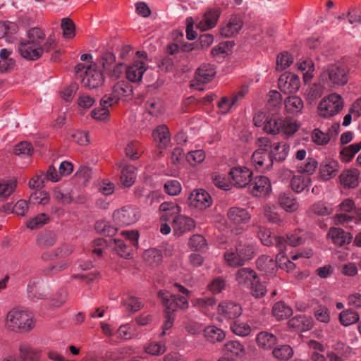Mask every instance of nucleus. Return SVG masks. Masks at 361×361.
I'll return each instance as SVG.
<instances>
[{"mask_svg": "<svg viewBox=\"0 0 361 361\" xmlns=\"http://www.w3.org/2000/svg\"><path fill=\"white\" fill-rule=\"evenodd\" d=\"M27 39L20 40L17 51L20 56L27 61H37L44 53L56 48L57 42L51 35L46 37L43 30L39 27H32L26 32Z\"/></svg>", "mask_w": 361, "mask_h": 361, "instance_id": "f257e3e1", "label": "nucleus"}, {"mask_svg": "<svg viewBox=\"0 0 361 361\" xmlns=\"http://www.w3.org/2000/svg\"><path fill=\"white\" fill-rule=\"evenodd\" d=\"M35 326V322L32 312L18 308L8 311L5 317L4 327L13 333H28Z\"/></svg>", "mask_w": 361, "mask_h": 361, "instance_id": "f03ea898", "label": "nucleus"}, {"mask_svg": "<svg viewBox=\"0 0 361 361\" xmlns=\"http://www.w3.org/2000/svg\"><path fill=\"white\" fill-rule=\"evenodd\" d=\"M255 256V246L252 242L247 240H239L235 250H227L224 253V259L226 263L233 267L245 265Z\"/></svg>", "mask_w": 361, "mask_h": 361, "instance_id": "7ed1b4c3", "label": "nucleus"}, {"mask_svg": "<svg viewBox=\"0 0 361 361\" xmlns=\"http://www.w3.org/2000/svg\"><path fill=\"white\" fill-rule=\"evenodd\" d=\"M320 78L328 87L343 86L348 81L349 68L343 62L329 64L324 68Z\"/></svg>", "mask_w": 361, "mask_h": 361, "instance_id": "20e7f679", "label": "nucleus"}, {"mask_svg": "<svg viewBox=\"0 0 361 361\" xmlns=\"http://www.w3.org/2000/svg\"><path fill=\"white\" fill-rule=\"evenodd\" d=\"M298 128L295 121L292 118H282L275 112L268 116L264 126V130L269 134L282 133L287 136L293 135Z\"/></svg>", "mask_w": 361, "mask_h": 361, "instance_id": "39448f33", "label": "nucleus"}, {"mask_svg": "<svg viewBox=\"0 0 361 361\" xmlns=\"http://www.w3.org/2000/svg\"><path fill=\"white\" fill-rule=\"evenodd\" d=\"M158 296L161 298L163 305L165 307L166 320L163 325L162 335L166 334V331L171 329L173 324L174 312L178 308V295L171 294L168 291L159 290Z\"/></svg>", "mask_w": 361, "mask_h": 361, "instance_id": "423d86ee", "label": "nucleus"}, {"mask_svg": "<svg viewBox=\"0 0 361 361\" xmlns=\"http://www.w3.org/2000/svg\"><path fill=\"white\" fill-rule=\"evenodd\" d=\"M101 68L98 59L96 62L87 66L82 75V85L89 89H96L102 86L104 82V76Z\"/></svg>", "mask_w": 361, "mask_h": 361, "instance_id": "0eeeda50", "label": "nucleus"}, {"mask_svg": "<svg viewBox=\"0 0 361 361\" xmlns=\"http://www.w3.org/2000/svg\"><path fill=\"white\" fill-rule=\"evenodd\" d=\"M343 107L342 97L334 93L322 99L318 105V111L321 116L328 118L337 114Z\"/></svg>", "mask_w": 361, "mask_h": 361, "instance_id": "6e6552de", "label": "nucleus"}, {"mask_svg": "<svg viewBox=\"0 0 361 361\" xmlns=\"http://www.w3.org/2000/svg\"><path fill=\"white\" fill-rule=\"evenodd\" d=\"M116 56L111 52H105L99 58L98 63L106 75L112 79H117L123 74L125 69L123 63H116Z\"/></svg>", "mask_w": 361, "mask_h": 361, "instance_id": "1a4fd4ad", "label": "nucleus"}, {"mask_svg": "<svg viewBox=\"0 0 361 361\" xmlns=\"http://www.w3.org/2000/svg\"><path fill=\"white\" fill-rule=\"evenodd\" d=\"M159 210L164 212L161 218L166 221H172L173 231L178 235L180 231V209L177 203L165 202L161 204Z\"/></svg>", "mask_w": 361, "mask_h": 361, "instance_id": "9d476101", "label": "nucleus"}, {"mask_svg": "<svg viewBox=\"0 0 361 361\" xmlns=\"http://www.w3.org/2000/svg\"><path fill=\"white\" fill-rule=\"evenodd\" d=\"M140 216L138 208L133 206H124L114 213L115 222L120 226H130L137 221Z\"/></svg>", "mask_w": 361, "mask_h": 361, "instance_id": "9b49d317", "label": "nucleus"}, {"mask_svg": "<svg viewBox=\"0 0 361 361\" xmlns=\"http://www.w3.org/2000/svg\"><path fill=\"white\" fill-rule=\"evenodd\" d=\"M133 92L132 87L125 81L118 82L113 87L112 93L105 95L102 99V104L113 105L117 103L122 97L130 95Z\"/></svg>", "mask_w": 361, "mask_h": 361, "instance_id": "f8f14e48", "label": "nucleus"}, {"mask_svg": "<svg viewBox=\"0 0 361 361\" xmlns=\"http://www.w3.org/2000/svg\"><path fill=\"white\" fill-rule=\"evenodd\" d=\"M216 68L214 65L211 63H203L196 70L195 80L192 81L190 86L198 90H202V88L198 86L201 84L207 83L212 81L216 75Z\"/></svg>", "mask_w": 361, "mask_h": 361, "instance_id": "ddd939ff", "label": "nucleus"}, {"mask_svg": "<svg viewBox=\"0 0 361 361\" xmlns=\"http://www.w3.org/2000/svg\"><path fill=\"white\" fill-rule=\"evenodd\" d=\"M252 172L247 167H234L229 171V178L236 188H244L250 185Z\"/></svg>", "mask_w": 361, "mask_h": 361, "instance_id": "4468645a", "label": "nucleus"}, {"mask_svg": "<svg viewBox=\"0 0 361 361\" xmlns=\"http://www.w3.org/2000/svg\"><path fill=\"white\" fill-rule=\"evenodd\" d=\"M188 202L190 207L202 210L210 207L212 200L210 195L207 191L199 189L190 193Z\"/></svg>", "mask_w": 361, "mask_h": 361, "instance_id": "2eb2a0df", "label": "nucleus"}, {"mask_svg": "<svg viewBox=\"0 0 361 361\" xmlns=\"http://www.w3.org/2000/svg\"><path fill=\"white\" fill-rule=\"evenodd\" d=\"M300 85V82L298 76L290 73H285L279 78V88L284 94L295 92L298 90Z\"/></svg>", "mask_w": 361, "mask_h": 361, "instance_id": "dca6fc26", "label": "nucleus"}, {"mask_svg": "<svg viewBox=\"0 0 361 361\" xmlns=\"http://www.w3.org/2000/svg\"><path fill=\"white\" fill-rule=\"evenodd\" d=\"M227 218L229 224L238 226L247 224L251 219V214L246 209L233 207L228 210Z\"/></svg>", "mask_w": 361, "mask_h": 361, "instance_id": "f3484780", "label": "nucleus"}, {"mask_svg": "<svg viewBox=\"0 0 361 361\" xmlns=\"http://www.w3.org/2000/svg\"><path fill=\"white\" fill-rule=\"evenodd\" d=\"M251 193L256 197L267 195L271 190V183L268 178L262 176L251 178L249 185Z\"/></svg>", "mask_w": 361, "mask_h": 361, "instance_id": "a211bd4d", "label": "nucleus"}, {"mask_svg": "<svg viewBox=\"0 0 361 361\" xmlns=\"http://www.w3.org/2000/svg\"><path fill=\"white\" fill-rule=\"evenodd\" d=\"M147 69V65L142 60H135L129 66L126 68V74L128 80L133 82H139L142 80L143 74Z\"/></svg>", "mask_w": 361, "mask_h": 361, "instance_id": "6ab92c4d", "label": "nucleus"}, {"mask_svg": "<svg viewBox=\"0 0 361 361\" xmlns=\"http://www.w3.org/2000/svg\"><path fill=\"white\" fill-rule=\"evenodd\" d=\"M257 235L262 244L266 246L274 245L279 250H283V245L286 242L284 237L272 236L269 229L263 227H258Z\"/></svg>", "mask_w": 361, "mask_h": 361, "instance_id": "aec40b11", "label": "nucleus"}, {"mask_svg": "<svg viewBox=\"0 0 361 361\" xmlns=\"http://www.w3.org/2000/svg\"><path fill=\"white\" fill-rule=\"evenodd\" d=\"M252 161L259 169L269 170L272 167L274 160L272 159L270 152L257 149L252 156Z\"/></svg>", "mask_w": 361, "mask_h": 361, "instance_id": "412c9836", "label": "nucleus"}, {"mask_svg": "<svg viewBox=\"0 0 361 361\" xmlns=\"http://www.w3.org/2000/svg\"><path fill=\"white\" fill-rule=\"evenodd\" d=\"M218 313L226 319H233L241 314L242 308L236 302L224 301L218 305Z\"/></svg>", "mask_w": 361, "mask_h": 361, "instance_id": "4be33fe9", "label": "nucleus"}, {"mask_svg": "<svg viewBox=\"0 0 361 361\" xmlns=\"http://www.w3.org/2000/svg\"><path fill=\"white\" fill-rule=\"evenodd\" d=\"M28 298L34 302L43 299L47 293L44 288L43 281L40 279H34L27 284Z\"/></svg>", "mask_w": 361, "mask_h": 361, "instance_id": "5701e85b", "label": "nucleus"}, {"mask_svg": "<svg viewBox=\"0 0 361 361\" xmlns=\"http://www.w3.org/2000/svg\"><path fill=\"white\" fill-rule=\"evenodd\" d=\"M243 22L239 16H232L225 26L220 30V33L226 37H231L237 35L242 29Z\"/></svg>", "mask_w": 361, "mask_h": 361, "instance_id": "b1692460", "label": "nucleus"}, {"mask_svg": "<svg viewBox=\"0 0 361 361\" xmlns=\"http://www.w3.org/2000/svg\"><path fill=\"white\" fill-rule=\"evenodd\" d=\"M167 52L169 56H166L162 59L161 63L159 66L163 70L167 72L173 71L175 69L176 63L178 61L175 54L179 52V46L178 43H171L167 46Z\"/></svg>", "mask_w": 361, "mask_h": 361, "instance_id": "393cba45", "label": "nucleus"}, {"mask_svg": "<svg viewBox=\"0 0 361 361\" xmlns=\"http://www.w3.org/2000/svg\"><path fill=\"white\" fill-rule=\"evenodd\" d=\"M327 237L334 244L343 246L350 243L353 236L348 232L340 228H331L327 233Z\"/></svg>", "mask_w": 361, "mask_h": 361, "instance_id": "a878e982", "label": "nucleus"}, {"mask_svg": "<svg viewBox=\"0 0 361 361\" xmlns=\"http://www.w3.org/2000/svg\"><path fill=\"white\" fill-rule=\"evenodd\" d=\"M220 16L218 9L211 8L207 11L198 24V27L202 30H208L213 28L216 25Z\"/></svg>", "mask_w": 361, "mask_h": 361, "instance_id": "bb28decb", "label": "nucleus"}, {"mask_svg": "<svg viewBox=\"0 0 361 361\" xmlns=\"http://www.w3.org/2000/svg\"><path fill=\"white\" fill-rule=\"evenodd\" d=\"M256 264L257 269L266 275H272L277 269V257L274 261L270 256L262 255L257 259Z\"/></svg>", "mask_w": 361, "mask_h": 361, "instance_id": "cd10ccee", "label": "nucleus"}, {"mask_svg": "<svg viewBox=\"0 0 361 361\" xmlns=\"http://www.w3.org/2000/svg\"><path fill=\"white\" fill-rule=\"evenodd\" d=\"M339 169V164L333 159L324 161L319 168L321 177L324 180H329L336 175Z\"/></svg>", "mask_w": 361, "mask_h": 361, "instance_id": "c85d7f7f", "label": "nucleus"}, {"mask_svg": "<svg viewBox=\"0 0 361 361\" xmlns=\"http://www.w3.org/2000/svg\"><path fill=\"white\" fill-rule=\"evenodd\" d=\"M360 171L356 169H350L343 171L340 175V181L345 188H355L358 185Z\"/></svg>", "mask_w": 361, "mask_h": 361, "instance_id": "c756f323", "label": "nucleus"}, {"mask_svg": "<svg viewBox=\"0 0 361 361\" xmlns=\"http://www.w3.org/2000/svg\"><path fill=\"white\" fill-rule=\"evenodd\" d=\"M256 273L249 268L240 269L236 273L237 282L245 287L249 288L256 281Z\"/></svg>", "mask_w": 361, "mask_h": 361, "instance_id": "7c9ffc66", "label": "nucleus"}, {"mask_svg": "<svg viewBox=\"0 0 361 361\" xmlns=\"http://www.w3.org/2000/svg\"><path fill=\"white\" fill-rule=\"evenodd\" d=\"M13 50L6 48L0 50V73L12 70L16 65V60L11 58Z\"/></svg>", "mask_w": 361, "mask_h": 361, "instance_id": "2f4dec72", "label": "nucleus"}, {"mask_svg": "<svg viewBox=\"0 0 361 361\" xmlns=\"http://www.w3.org/2000/svg\"><path fill=\"white\" fill-rule=\"evenodd\" d=\"M73 252V247L68 244H63L51 252L42 254V257L44 260H50L54 258H64L69 256Z\"/></svg>", "mask_w": 361, "mask_h": 361, "instance_id": "473e14b6", "label": "nucleus"}, {"mask_svg": "<svg viewBox=\"0 0 361 361\" xmlns=\"http://www.w3.org/2000/svg\"><path fill=\"white\" fill-rule=\"evenodd\" d=\"M256 341L259 348L264 350H271L276 345L277 338L271 333L261 331L257 334Z\"/></svg>", "mask_w": 361, "mask_h": 361, "instance_id": "72a5a7b5", "label": "nucleus"}, {"mask_svg": "<svg viewBox=\"0 0 361 361\" xmlns=\"http://www.w3.org/2000/svg\"><path fill=\"white\" fill-rule=\"evenodd\" d=\"M153 138L159 147H165L170 142V135L168 128L164 126H158L153 131Z\"/></svg>", "mask_w": 361, "mask_h": 361, "instance_id": "f704fd0d", "label": "nucleus"}, {"mask_svg": "<svg viewBox=\"0 0 361 361\" xmlns=\"http://www.w3.org/2000/svg\"><path fill=\"white\" fill-rule=\"evenodd\" d=\"M284 238L286 242L283 245V250H286V245L295 247L303 244L307 240V233L302 230H296L287 234Z\"/></svg>", "mask_w": 361, "mask_h": 361, "instance_id": "c9c22d12", "label": "nucleus"}, {"mask_svg": "<svg viewBox=\"0 0 361 361\" xmlns=\"http://www.w3.org/2000/svg\"><path fill=\"white\" fill-rule=\"evenodd\" d=\"M272 314L277 320H283L293 314V310L283 302L279 301L274 305Z\"/></svg>", "mask_w": 361, "mask_h": 361, "instance_id": "e433bc0d", "label": "nucleus"}, {"mask_svg": "<svg viewBox=\"0 0 361 361\" xmlns=\"http://www.w3.org/2000/svg\"><path fill=\"white\" fill-rule=\"evenodd\" d=\"M293 349L289 345H279L272 350L273 356L281 361H288L293 355Z\"/></svg>", "mask_w": 361, "mask_h": 361, "instance_id": "4c0bfd02", "label": "nucleus"}, {"mask_svg": "<svg viewBox=\"0 0 361 361\" xmlns=\"http://www.w3.org/2000/svg\"><path fill=\"white\" fill-rule=\"evenodd\" d=\"M289 146L285 142L275 143L271 149L272 159L278 162L283 161L288 155Z\"/></svg>", "mask_w": 361, "mask_h": 361, "instance_id": "58836bf2", "label": "nucleus"}, {"mask_svg": "<svg viewBox=\"0 0 361 361\" xmlns=\"http://www.w3.org/2000/svg\"><path fill=\"white\" fill-rule=\"evenodd\" d=\"M206 339L211 343L221 342L225 338V333L219 328L209 326L204 330Z\"/></svg>", "mask_w": 361, "mask_h": 361, "instance_id": "ea45409f", "label": "nucleus"}, {"mask_svg": "<svg viewBox=\"0 0 361 361\" xmlns=\"http://www.w3.org/2000/svg\"><path fill=\"white\" fill-rule=\"evenodd\" d=\"M145 262L150 266H157L162 262V255L159 250L150 248L146 250L142 255Z\"/></svg>", "mask_w": 361, "mask_h": 361, "instance_id": "a19ab883", "label": "nucleus"}, {"mask_svg": "<svg viewBox=\"0 0 361 361\" xmlns=\"http://www.w3.org/2000/svg\"><path fill=\"white\" fill-rule=\"evenodd\" d=\"M285 107L288 112L290 114H297L303 109V102L298 96H289L285 99Z\"/></svg>", "mask_w": 361, "mask_h": 361, "instance_id": "79ce46f5", "label": "nucleus"}, {"mask_svg": "<svg viewBox=\"0 0 361 361\" xmlns=\"http://www.w3.org/2000/svg\"><path fill=\"white\" fill-rule=\"evenodd\" d=\"M279 202L281 207L287 212H294L298 209L295 199L290 192H283L279 197Z\"/></svg>", "mask_w": 361, "mask_h": 361, "instance_id": "37998d69", "label": "nucleus"}, {"mask_svg": "<svg viewBox=\"0 0 361 361\" xmlns=\"http://www.w3.org/2000/svg\"><path fill=\"white\" fill-rule=\"evenodd\" d=\"M360 149L361 141L343 147L340 156L343 161L349 162Z\"/></svg>", "mask_w": 361, "mask_h": 361, "instance_id": "c03bdc74", "label": "nucleus"}, {"mask_svg": "<svg viewBox=\"0 0 361 361\" xmlns=\"http://www.w3.org/2000/svg\"><path fill=\"white\" fill-rule=\"evenodd\" d=\"M136 179L135 168L133 166H125L121 171V181L123 186L130 187Z\"/></svg>", "mask_w": 361, "mask_h": 361, "instance_id": "a18cd8bd", "label": "nucleus"}, {"mask_svg": "<svg viewBox=\"0 0 361 361\" xmlns=\"http://www.w3.org/2000/svg\"><path fill=\"white\" fill-rule=\"evenodd\" d=\"M145 109L152 116H158L163 111L162 101L159 98H151L146 102Z\"/></svg>", "mask_w": 361, "mask_h": 361, "instance_id": "49530a36", "label": "nucleus"}, {"mask_svg": "<svg viewBox=\"0 0 361 361\" xmlns=\"http://www.w3.org/2000/svg\"><path fill=\"white\" fill-rule=\"evenodd\" d=\"M17 180L15 179L6 180L0 183V198L6 200L16 190Z\"/></svg>", "mask_w": 361, "mask_h": 361, "instance_id": "de8ad7c7", "label": "nucleus"}, {"mask_svg": "<svg viewBox=\"0 0 361 361\" xmlns=\"http://www.w3.org/2000/svg\"><path fill=\"white\" fill-rule=\"evenodd\" d=\"M110 243L114 245L116 252L121 257L129 258L130 257V250L122 238L111 239Z\"/></svg>", "mask_w": 361, "mask_h": 361, "instance_id": "09e8293b", "label": "nucleus"}, {"mask_svg": "<svg viewBox=\"0 0 361 361\" xmlns=\"http://www.w3.org/2000/svg\"><path fill=\"white\" fill-rule=\"evenodd\" d=\"M318 163L312 157H308L305 162L297 164V170L299 173H306L309 175L312 174L317 168Z\"/></svg>", "mask_w": 361, "mask_h": 361, "instance_id": "8fccbe9b", "label": "nucleus"}, {"mask_svg": "<svg viewBox=\"0 0 361 361\" xmlns=\"http://www.w3.org/2000/svg\"><path fill=\"white\" fill-rule=\"evenodd\" d=\"M138 335L137 329L135 325H122L118 329V336L121 339L128 340Z\"/></svg>", "mask_w": 361, "mask_h": 361, "instance_id": "3c124183", "label": "nucleus"}, {"mask_svg": "<svg viewBox=\"0 0 361 361\" xmlns=\"http://www.w3.org/2000/svg\"><path fill=\"white\" fill-rule=\"evenodd\" d=\"M310 179L302 176H294L290 182L291 188L297 193L301 192L309 186Z\"/></svg>", "mask_w": 361, "mask_h": 361, "instance_id": "603ef678", "label": "nucleus"}, {"mask_svg": "<svg viewBox=\"0 0 361 361\" xmlns=\"http://www.w3.org/2000/svg\"><path fill=\"white\" fill-rule=\"evenodd\" d=\"M339 319L343 326H348L357 322L359 320V315L355 311L346 310L340 313Z\"/></svg>", "mask_w": 361, "mask_h": 361, "instance_id": "864d4df0", "label": "nucleus"}, {"mask_svg": "<svg viewBox=\"0 0 361 361\" xmlns=\"http://www.w3.org/2000/svg\"><path fill=\"white\" fill-rule=\"evenodd\" d=\"M30 200L32 202L33 204L45 206L49 203L50 196L47 191L37 190L30 195Z\"/></svg>", "mask_w": 361, "mask_h": 361, "instance_id": "5fc2aeb1", "label": "nucleus"}, {"mask_svg": "<svg viewBox=\"0 0 361 361\" xmlns=\"http://www.w3.org/2000/svg\"><path fill=\"white\" fill-rule=\"evenodd\" d=\"M56 241V235L51 231H47L38 236L37 243L41 247L53 246Z\"/></svg>", "mask_w": 361, "mask_h": 361, "instance_id": "6e6d98bb", "label": "nucleus"}, {"mask_svg": "<svg viewBox=\"0 0 361 361\" xmlns=\"http://www.w3.org/2000/svg\"><path fill=\"white\" fill-rule=\"evenodd\" d=\"M123 305L129 312H135L142 307V302L134 296H128L123 301Z\"/></svg>", "mask_w": 361, "mask_h": 361, "instance_id": "4d7b16f0", "label": "nucleus"}, {"mask_svg": "<svg viewBox=\"0 0 361 361\" xmlns=\"http://www.w3.org/2000/svg\"><path fill=\"white\" fill-rule=\"evenodd\" d=\"M192 305L195 307H198L202 310L209 309L210 307H213L216 305V299L212 297H202L200 298H196L191 300Z\"/></svg>", "mask_w": 361, "mask_h": 361, "instance_id": "13d9d810", "label": "nucleus"}, {"mask_svg": "<svg viewBox=\"0 0 361 361\" xmlns=\"http://www.w3.org/2000/svg\"><path fill=\"white\" fill-rule=\"evenodd\" d=\"M226 286V281L222 276L214 278L208 285V290L213 294H218L221 293Z\"/></svg>", "mask_w": 361, "mask_h": 361, "instance_id": "bf43d9fd", "label": "nucleus"}, {"mask_svg": "<svg viewBox=\"0 0 361 361\" xmlns=\"http://www.w3.org/2000/svg\"><path fill=\"white\" fill-rule=\"evenodd\" d=\"M284 250H279L277 255L278 266L286 271H291L295 268V264L284 255Z\"/></svg>", "mask_w": 361, "mask_h": 361, "instance_id": "052dcab7", "label": "nucleus"}, {"mask_svg": "<svg viewBox=\"0 0 361 361\" xmlns=\"http://www.w3.org/2000/svg\"><path fill=\"white\" fill-rule=\"evenodd\" d=\"M166 346L161 342H150L145 347V350L147 353L152 355H160L166 351Z\"/></svg>", "mask_w": 361, "mask_h": 361, "instance_id": "680f3d73", "label": "nucleus"}, {"mask_svg": "<svg viewBox=\"0 0 361 361\" xmlns=\"http://www.w3.org/2000/svg\"><path fill=\"white\" fill-rule=\"evenodd\" d=\"M61 28L63 30V36L66 39H71L75 36V25L68 18H64L61 20Z\"/></svg>", "mask_w": 361, "mask_h": 361, "instance_id": "e2e57ef3", "label": "nucleus"}, {"mask_svg": "<svg viewBox=\"0 0 361 361\" xmlns=\"http://www.w3.org/2000/svg\"><path fill=\"white\" fill-rule=\"evenodd\" d=\"M189 247L195 250L204 251L207 248V243L201 235H192L188 243Z\"/></svg>", "mask_w": 361, "mask_h": 361, "instance_id": "0e129e2a", "label": "nucleus"}, {"mask_svg": "<svg viewBox=\"0 0 361 361\" xmlns=\"http://www.w3.org/2000/svg\"><path fill=\"white\" fill-rule=\"evenodd\" d=\"M204 158L205 154L202 149L189 152L186 155V160L191 166H196L201 163Z\"/></svg>", "mask_w": 361, "mask_h": 361, "instance_id": "69168bd1", "label": "nucleus"}, {"mask_svg": "<svg viewBox=\"0 0 361 361\" xmlns=\"http://www.w3.org/2000/svg\"><path fill=\"white\" fill-rule=\"evenodd\" d=\"M49 221V217L47 214L42 213L30 219L27 223V226L30 229H36L40 228Z\"/></svg>", "mask_w": 361, "mask_h": 361, "instance_id": "338daca9", "label": "nucleus"}, {"mask_svg": "<svg viewBox=\"0 0 361 361\" xmlns=\"http://www.w3.org/2000/svg\"><path fill=\"white\" fill-rule=\"evenodd\" d=\"M33 149L32 145L27 142H21L14 147V153L22 157L31 155Z\"/></svg>", "mask_w": 361, "mask_h": 361, "instance_id": "774afa93", "label": "nucleus"}]
</instances>
